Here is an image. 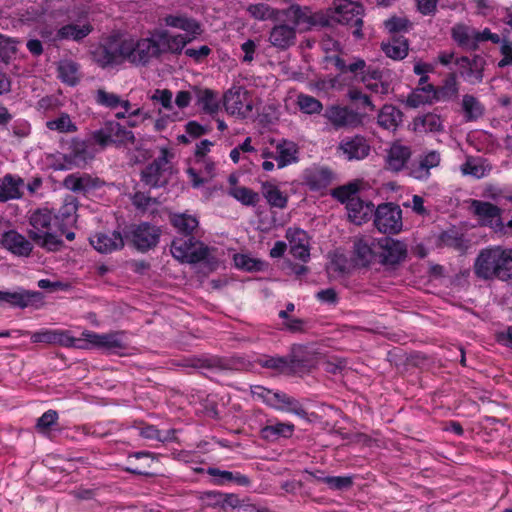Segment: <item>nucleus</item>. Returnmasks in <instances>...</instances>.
<instances>
[{
  "mask_svg": "<svg viewBox=\"0 0 512 512\" xmlns=\"http://www.w3.org/2000/svg\"><path fill=\"white\" fill-rule=\"evenodd\" d=\"M189 41L190 39L182 34L171 35L166 30H159L145 38L123 39L122 53L127 62L146 67L163 54H180Z\"/></svg>",
  "mask_w": 512,
  "mask_h": 512,
  "instance_id": "nucleus-1",
  "label": "nucleus"
},
{
  "mask_svg": "<svg viewBox=\"0 0 512 512\" xmlns=\"http://www.w3.org/2000/svg\"><path fill=\"white\" fill-rule=\"evenodd\" d=\"M474 273L483 280L512 279V248L498 245L482 249L475 259Z\"/></svg>",
  "mask_w": 512,
  "mask_h": 512,
  "instance_id": "nucleus-2",
  "label": "nucleus"
},
{
  "mask_svg": "<svg viewBox=\"0 0 512 512\" xmlns=\"http://www.w3.org/2000/svg\"><path fill=\"white\" fill-rule=\"evenodd\" d=\"M54 216L47 209H38L30 216L29 237L48 251H58L63 241L52 232Z\"/></svg>",
  "mask_w": 512,
  "mask_h": 512,
  "instance_id": "nucleus-3",
  "label": "nucleus"
},
{
  "mask_svg": "<svg viewBox=\"0 0 512 512\" xmlns=\"http://www.w3.org/2000/svg\"><path fill=\"white\" fill-rule=\"evenodd\" d=\"M172 157L167 147L160 148V154L141 172V181L150 188L165 186L172 174L169 158Z\"/></svg>",
  "mask_w": 512,
  "mask_h": 512,
  "instance_id": "nucleus-4",
  "label": "nucleus"
},
{
  "mask_svg": "<svg viewBox=\"0 0 512 512\" xmlns=\"http://www.w3.org/2000/svg\"><path fill=\"white\" fill-rule=\"evenodd\" d=\"M124 332L113 331L109 333H96L90 330H84L81 334V345H88L86 349L98 348L110 354L122 355L127 350L128 345L124 339Z\"/></svg>",
  "mask_w": 512,
  "mask_h": 512,
  "instance_id": "nucleus-5",
  "label": "nucleus"
},
{
  "mask_svg": "<svg viewBox=\"0 0 512 512\" xmlns=\"http://www.w3.org/2000/svg\"><path fill=\"white\" fill-rule=\"evenodd\" d=\"M162 235L159 226L149 222L130 225L125 232V239L139 252L146 253L154 249Z\"/></svg>",
  "mask_w": 512,
  "mask_h": 512,
  "instance_id": "nucleus-6",
  "label": "nucleus"
},
{
  "mask_svg": "<svg viewBox=\"0 0 512 512\" xmlns=\"http://www.w3.org/2000/svg\"><path fill=\"white\" fill-rule=\"evenodd\" d=\"M170 252L182 263L196 264L208 257L209 248L194 236L176 237L171 243Z\"/></svg>",
  "mask_w": 512,
  "mask_h": 512,
  "instance_id": "nucleus-7",
  "label": "nucleus"
},
{
  "mask_svg": "<svg viewBox=\"0 0 512 512\" xmlns=\"http://www.w3.org/2000/svg\"><path fill=\"white\" fill-rule=\"evenodd\" d=\"M374 226L383 234H398L403 227L402 210L394 203H382L374 210Z\"/></svg>",
  "mask_w": 512,
  "mask_h": 512,
  "instance_id": "nucleus-8",
  "label": "nucleus"
},
{
  "mask_svg": "<svg viewBox=\"0 0 512 512\" xmlns=\"http://www.w3.org/2000/svg\"><path fill=\"white\" fill-rule=\"evenodd\" d=\"M21 336L29 335L32 343H44L59 345L63 347L87 348L88 345H81L80 340L71 336L68 330L43 328L36 332L16 331Z\"/></svg>",
  "mask_w": 512,
  "mask_h": 512,
  "instance_id": "nucleus-9",
  "label": "nucleus"
},
{
  "mask_svg": "<svg viewBox=\"0 0 512 512\" xmlns=\"http://www.w3.org/2000/svg\"><path fill=\"white\" fill-rule=\"evenodd\" d=\"M470 208L480 226L490 228L497 235L503 229L502 209L497 205L488 201L471 199Z\"/></svg>",
  "mask_w": 512,
  "mask_h": 512,
  "instance_id": "nucleus-10",
  "label": "nucleus"
},
{
  "mask_svg": "<svg viewBox=\"0 0 512 512\" xmlns=\"http://www.w3.org/2000/svg\"><path fill=\"white\" fill-rule=\"evenodd\" d=\"M363 6L351 0H340L335 7L333 18L340 24L355 27L353 34L360 38L363 25Z\"/></svg>",
  "mask_w": 512,
  "mask_h": 512,
  "instance_id": "nucleus-11",
  "label": "nucleus"
},
{
  "mask_svg": "<svg viewBox=\"0 0 512 512\" xmlns=\"http://www.w3.org/2000/svg\"><path fill=\"white\" fill-rule=\"evenodd\" d=\"M24 309L33 307L39 309L44 305V295L39 291L17 288L15 291L0 290V306Z\"/></svg>",
  "mask_w": 512,
  "mask_h": 512,
  "instance_id": "nucleus-12",
  "label": "nucleus"
},
{
  "mask_svg": "<svg viewBox=\"0 0 512 512\" xmlns=\"http://www.w3.org/2000/svg\"><path fill=\"white\" fill-rule=\"evenodd\" d=\"M223 105L230 115L246 118L253 109L249 92L242 86H233L223 96Z\"/></svg>",
  "mask_w": 512,
  "mask_h": 512,
  "instance_id": "nucleus-13",
  "label": "nucleus"
},
{
  "mask_svg": "<svg viewBox=\"0 0 512 512\" xmlns=\"http://www.w3.org/2000/svg\"><path fill=\"white\" fill-rule=\"evenodd\" d=\"M378 262L384 266L394 267L407 257V245L397 239L382 237L377 239Z\"/></svg>",
  "mask_w": 512,
  "mask_h": 512,
  "instance_id": "nucleus-14",
  "label": "nucleus"
},
{
  "mask_svg": "<svg viewBox=\"0 0 512 512\" xmlns=\"http://www.w3.org/2000/svg\"><path fill=\"white\" fill-rule=\"evenodd\" d=\"M412 148L403 144L401 141H394L386 149L384 156V167L391 173H399L402 171L409 172L411 165Z\"/></svg>",
  "mask_w": 512,
  "mask_h": 512,
  "instance_id": "nucleus-15",
  "label": "nucleus"
},
{
  "mask_svg": "<svg viewBox=\"0 0 512 512\" xmlns=\"http://www.w3.org/2000/svg\"><path fill=\"white\" fill-rule=\"evenodd\" d=\"M460 76L469 84L476 85L483 81L486 60L483 56L475 54L472 57L461 56L456 58Z\"/></svg>",
  "mask_w": 512,
  "mask_h": 512,
  "instance_id": "nucleus-16",
  "label": "nucleus"
},
{
  "mask_svg": "<svg viewBox=\"0 0 512 512\" xmlns=\"http://www.w3.org/2000/svg\"><path fill=\"white\" fill-rule=\"evenodd\" d=\"M92 56L94 61L102 68L119 65L126 61L125 55L122 53V40L97 46L92 52Z\"/></svg>",
  "mask_w": 512,
  "mask_h": 512,
  "instance_id": "nucleus-17",
  "label": "nucleus"
},
{
  "mask_svg": "<svg viewBox=\"0 0 512 512\" xmlns=\"http://www.w3.org/2000/svg\"><path fill=\"white\" fill-rule=\"evenodd\" d=\"M323 116L331 123L335 129L356 127L361 122L358 113L351 110L347 106H328Z\"/></svg>",
  "mask_w": 512,
  "mask_h": 512,
  "instance_id": "nucleus-18",
  "label": "nucleus"
},
{
  "mask_svg": "<svg viewBox=\"0 0 512 512\" xmlns=\"http://www.w3.org/2000/svg\"><path fill=\"white\" fill-rule=\"evenodd\" d=\"M441 155L436 150H431L421 155L417 162H412L409 167L408 176L419 180L427 181L431 176V169L440 165Z\"/></svg>",
  "mask_w": 512,
  "mask_h": 512,
  "instance_id": "nucleus-19",
  "label": "nucleus"
},
{
  "mask_svg": "<svg viewBox=\"0 0 512 512\" xmlns=\"http://www.w3.org/2000/svg\"><path fill=\"white\" fill-rule=\"evenodd\" d=\"M89 242L96 251L102 254L121 250L125 245L124 237L118 231L94 233L89 237Z\"/></svg>",
  "mask_w": 512,
  "mask_h": 512,
  "instance_id": "nucleus-20",
  "label": "nucleus"
},
{
  "mask_svg": "<svg viewBox=\"0 0 512 512\" xmlns=\"http://www.w3.org/2000/svg\"><path fill=\"white\" fill-rule=\"evenodd\" d=\"M355 263L367 267L373 262H378L377 239L359 238L353 245Z\"/></svg>",
  "mask_w": 512,
  "mask_h": 512,
  "instance_id": "nucleus-21",
  "label": "nucleus"
},
{
  "mask_svg": "<svg viewBox=\"0 0 512 512\" xmlns=\"http://www.w3.org/2000/svg\"><path fill=\"white\" fill-rule=\"evenodd\" d=\"M338 149L348 160H362L370 153V145L359 135L344 138Z\"/></svg>",
  "mask_w": 512,
  "mask_h": 512,
  "instance_id": "nucleus-22",
  "label": "nucleus"
},
{
  "mask_svg": "<svg viewBox=\"0 0 512 512\" xmlns=\"http://www.w3.org/2000/svg\"><path fill=\"white\" fill-rule=\"evenodd\" d=\"M286 238L289 241L291 255L306 262L310 257L307 233L300 228H288Z\"/></svg>",
  "mask_w": 512,
  "mask_h": 512,
  "instance_id": "nucleus-23",
  "label": "nucleus"
},
{
  "mask_svg": "<svg viewBox=\"0 0 512 512\" xmlns=\"http://www.w3.org/2000/svg\"><path fill=\"white\" fill-rule=\"evenodd\" d=\"M303 180L311 191H319L331 184L333 173L327 167L315 166L304 171Z\"/></svg>",
  "mask_w": 512,
  "mask_h": 512,
  "instance_id": "nucleus-24",
  "label": "nucleus"
},
{
  "mask_svg": "<svg viewBox=\"0 0 512 512\" xmlns=\"http://www.w3.org/2000/svg\"><path fill=\"white\" fill-rule=\"evenodd\" d=\"M295 426L289 422H280L277 419H269L267 424L260 429V436L268 442H276L281 438H290Z\"/></svg>",
  "mask_w": 512,
  "mask_h": 512,
  "instance_id": "nucleus-25",
  "label": "nucleus"
},
{
  "mask_svg": "<svg viewBox=\"0 0 512 512\" xmlns=\"http://www.w3.org/2000/svg\"><path fill=\"white\" fill-rule=\"evenodd\" d=\"M268 40L277 49H288L295 44L296 30L287 24L275 25L269 33Z\"/></svg>",
  "mask_w": 512,
  "mask_h": 512,
  "instance_id": "nucleus-26",
  "label": "nucleus"
},
{
  "mask_svg": "<svg viewBox=\"0 0 512 512\" xmlns=\"http://www.w3.org/2000/svg\"><path fill=\"white\" fill-rule=\"evenodd\" d=\"M277 167L285 168L299 161V147L290 140L282 139L275 145Z\"/></svg>",
  "mask_w": 512,
  "mask_h": 512,
  "instance_id": "nucleus-27",
  "label": "nucleus"
},
{
  "mask_svg": "<svg viewBox=\"0 0 512 512\" xmlns=\"http://www.w3.org/2000/svg\"><path fill=\"white\" fill-rule=\"evenodd\" d=\"M2 245L17 256L27 257L32 252V244L22 234L10 230L2 236Z\"/></svg>",
  "mask_w": 512,
  "mask_h": 512,
  "instance_id": "nucleus-28",
  "label": "nucleus"
},
{
  "mask_svg": "<svg viewBox=\"0 0 512 512\" xmlns=\"http://www.w3.org/2000/svg\"><path fill=\"white\" fill-rule=\"evenodd\" d=\"M349 220L356 224L366 223L374 213V205L371 202H365L362 199H352L346 206Z\"/></svg>",
  "mask_w": 512,
  "mask_h": 512,
  "instance_id": "nucleus-29",
  "label": "nucleus"
},
{
  "mask_svg": "<svg viewBox=\"0 0 512 512\" xmlns=\"http://www.w3.org/2000/svg\"><path fill=\"white\" fill-rule=\"evenodd\" d=\"M99 184L100 180L98 178H93L91 175L86 173L69 174L63 180L64 187L75 193L87 192L99 187Z\"/></svg>",
  "mask_w": 512,
  "mask_h": 512,
  "instance_id": "nucleus-30",
  "label": "nucleus"
},
{
  "mask_svg": "<svg viewBox=\"0 0 512 512\" xmlns=\"http://www.w3.org/2000/svg\"><path fill=\"white\" fill-rule=\"evenodd\" d=\"M451 38L465 50H476V29L464 23H457L451 28Z\"/></svg>",
  "mask_w": 512,
  "mask_h": 512,
  "instance_id": "nucleus-31",
  "label": "nucleus"
},
{
  "mask_svg": "<svg viewBox=\"0 0 512 512\" xmlns=\"http://www.w3.org/2000/svg\"><path fill=\"white\" fill-rule=\"evenodd\" d=\"M206 473L212 477V483L222 486L230 482H234L239 486L247 487L251 484V480L239 472L221 470L216 467H208Z\"/></svg>",
  "mask_w": 512,
  "mask_h": 512,
  "instance_id": "nucleus-32",
  "label": "nucleus"
},
{
  "mask_svg": "<svg viewBox=\"0 0 512 512\" xmlns=\"http://www.w3.org/2000/svg\"><path fill=\"white\" fill-rule=\"evenodd\" d=\"M93 31L91 24L86 23L82 26L76 24H67L59 28L51 38L53 42L73 40L79 42L87 37Z\"/></svg>",
  "mask_w": 512,
  "mask_h": 512,
  "instance_id": "nucleus-33",
  "label": "nucleus"
},
{
  "mask_svg": "<svg viewBox=\"0 0 512 512\" xmlns=\"http://www.w3.org/2000/svg\"><path fill=\"white\" fill-rule=\"evenodd\" d=\"M281 15L285 16L290 21L295 29L296 27L303 26L309 28L316 23L313 18L312 12L308 7H301L299 5H291L285 10H281Z\"/></svg>",
  "mask_w": 512,
  "mask_h": 512,
  "instance_id": "nucleus-34",
  "label": "nucleus"
},
{
  "mask_svg": "<svg viewBox=\"0 0 512 512\" xmlns=\"http://www.w3.org/2000/svg\"><path fill=\"white\" fill-rule=\"evenodd\" d=\"M286 358L291 372L311 366L312 355L305 345L293 344Z\"/></svg>",
  "mask_w": 512,
  "mask_h": 512,
  "instance_id": "nucleus-35",
  "label": "nucleus"
},
{
  "mask_svg": "<svg viewBox=\"0 0 512 512\" xmlns=\"http://www.w3.org/2000/svg\"><path fill=\"white\" fill-rule=\"evenodd\" d=\"M23 185L24 181L19 176L7 174L0 178V201L20 198Z\"/></svg>",
  "mask_w": 512,
  "mask_h": 512,
  "instance_id": "nucleus-36",
  "label": "nucleus"
},
{
  "mask_svg": "<svg viewBox=\"0 0 512 512\" xmlns=\"http://www.w3.org/2000/svg\"><path fill=\"white\" fill-rule=\"evenodd\" d=\"M327 63L332 64L340 73H351L355 78L359 79L362 76V71L365 70V60L355 57L352 62L347 64L339 55L327 56L325 58Z\"/></svg>",
  "mask_w": 512,
  "mask_h": 512,
  "instance_id": "nucleus-37",
  "label": "nucleus"
},
{
  "mask_svg": "<svg viewBox=\"0 0 512 512\" xmlns=\"http://www.w3.org/2000/svg\"><path fill=\"white\" fill-rule=\"evenodd\" d=\"M385 55L393 60H402L408 55L409 43L403 36H394L391 40L381 43Z\"/></svg>",
  "mask_w": 512,
  "mask_h": 512,
  "instance_id": "nucleus-38",
  "label": "nucleus"
},
{
  "mask_svg": "<svg viewBox=\"0 0 512 512\" xmlns=\"http://www.w3.org/2000/svg\"><path fill=\"white\" fill-rule=\"evenodd\" d=\"M170 222L178 233L185 237L193 236L199 226L198 218L188 213H174L170 216Z\"/></svg>",
  "mask_w": 512,
  "mask_h": 512,
  "instance_id": "nucleus-39",
  "label": "nucleus"
},
{
  "mask_svg": "<svg viewBox=\"0 0 512 512\" xmlns=\"http://www.w3.org/2000/svg\"><path fill=\"white\" fill-rule=\"evenodd\" d=\"M490 170L491 167L486 160L472 156L467 157L466 161L460 166V171L464 176H472L476 179L484 178Z\"/></svg>",
  "mask_w": 512,
  "mask_h": 512,
  "instance_id": "nucleus-40",
  "label": "nucleus"
},
{
  "mask_svg": "<svg viewBox=\"0 0 512 512\" xmlns=\"http://www.w3.org/2000/svg\"><path fill=\"white\" fill-rule=\"evenodd\" d=\"M275 404L273 408L276 410L293 413L302 419H306L308 416L307 411L297 399L283 392H279Z\"/></svg>",
  "mask_w": 512,
  "mask_h": 512,
  "instance_id": "nucleus-41",
  "label": "nucleus"
},
{
  "mask_svg": "<svg viewBox=\"0 0 512 512\" xmlns=\"http://www.w3.org/2000/svg\"><path fill=\"white\" fill-rule=\"evenodd\" d=\"M197 105L209 115L216 114L220 109L218 94L208 88L197 89Z\"/></svg>",
  "mask_w": 512,
  "mask_h": 512,
  "instance_id": "nucleus-42",
  "label": "nucleus"
},
{
  "mask_svg": "<svg viewBox=\"0 0 512 512\" xmlns=\"http://www.w3.org/2000/svg\"><path fill=\"white\" fill-rule=\"evenodd\" d=\"M402 121V112L393 105H384L377 117L379 126L386 130H395Z\"/></svg>",
  "mask_w": 512,
  "mask_h": 512,
  "instance_id": "nucleus-43",
  "label": "nucleus"
},
{
  "mask_svg": "<svg viewBox=\"0 0 512 512\" xmlns=\"http://www.w3.org/2000/svg\"><path fill=\"white\" fill-rule=\"evenodd\" d=\"M250 17L258 21L278 20L281 10L271 7L267 3H251L246 7Z\"/></svg>",
  "mask_w": 512,
  "mask_h": 512,
  "instance_id": "nucleus-44",
  "label": "nucleus"
},
{
  "mask_svg": "<svg viewBox=\"0 0 512 512\" xmlns=\"http://www.w3.org/2000/svg\"><path fill=\"white\" fill-rule=\"evenodd\" d=\"M438 101H453L459 95V83L455 72L449 73L437 88Z\"/></svg>",
  "mask_w": 512,
  "mask_h": 512,
  "instance_id": "nucleus-45",
  "label": "nucleus"
},
{
  "mask_svg": "<svg viewBox=\"0 0 512 512\" xmlns=\"http://www.w3.org/2000/svg\"><path fill=\"white\" fill-rule=\"evenodd\" d=\"M109 134L111 137V145L121 146L133 144L135 136L132 131L127 130L124 126L116 121H108Z\"/></svg>",
  "mask_w": 512,
  "mask_h": 512,
  "instance_id": "nucleus-46",
  "label": "nucleus"
},
{
  "mask_svg": "<svg viewBox=\"0 0 512 512\" xmlns=\"http://www.w3.org/2000/svg\"><path fill=\"white\" fill-rule=\"evenodd\" d=\"M262 194L272 207L283 209L287 206V196L277 186L269 182L262 184Z\"/></svg>",
  "mask_w": 512,
  "mask_h": 512,
  "instance_id": "nucleus-47",
  "label": "nucleus"
},
{
  "mask_svg": "<svg viewBox=\"0 0 512 512\" xmlns=\"http://www.w3.org/2000/svg\"><path fill=\"white\" fill-rule=\"evenodd\" d=\"M462 110L466 121H475L484 114V106L480 101L470 94H465L462 98Z\"/></svg>",
  "mask_w": 512,
  "mask_h": 512,
  "instance_id": "nucleus-48",
  "label": "nucleus"
},
{
  "mask_svg": "<svg viewBox=\"0 0 512 512\" xmlns=\"http://www.w3.org/2000/svg\"><path fill=\"white\" fill-rule=\"evenodd\" d=\"M46 127L61 134L75 133L78 128L68 113L62 112L57 118L46 122Z\"/></svg>",
  "mask_w": 512,
  "mask_h": 512,
  "instance_id": "nucleus-49",
  "label": "nucleus"
},
{
  "mask_svg": "<svg viewBox=\"0 0 512 512\" xmlns=\"http://www.w3.org/2000/svg\"><path fill=\"white\" fill-rule=\"evenodd\" d=\"M358 192L359 182H351L333 189L331 195L341 203H345L346 206H348L350 200L359 198Z\"/></svg>",
  "mask_w": 512,
  "mask_h": 512,
  "instance_id": "nucleus-50",
  "label": "nucleus"
},
{
  "mask_svg": "<svg viewBox=\"0 0 512 512\" xmlns=\"http://www.w3.org/2000/svg\"><path fill=\"white\" fill-rule=\"evenodd\" d=\"M296 104L301 112L305 114H320L323 110V104L313 96L300 93L297 96Z\"/></svg>",
  "mask_w": 512,
  "mask_h": 512,
  "instance_id": "nucleus-51",
  "label": "nucleus"
},
{
  "mask_svg": "<svg viewBox=\"0 0 512 512\" xmlns=\"http://www.w3.org/2000/svg\"><path fill=\"white\" fill-rule=\"evenodd\" d=\"M60 79L69 84L75 85L78 81V65L73 61H62L58 67Z\"/></svg>",
  "mask_w": 512,
  "mask_h": 512,
  "instance_id": "nucleus-52",
  "label": "nucleus"
},
{
  "mask_svg": "<svg viewBox=\"0 0 512 512\" xmlns=\"http://www.w3.org/2000/svg\"><path fill=\"white\" fill-rule=\"evenodd\" d=\"M229 194L246 206H254L259 201L258 193L247 187L232 188Z\"/></svg>",
  "mask_w": 512,
  "mask_h": 512,
  "instance_id": "nucleus-53",
  "label": "nucleus"
},
{
  "mask_svg": "<svg viewBox=\"0 0 512 512\" xmlns=\"http://www.w3.org/2000/svg\"><path fill=\"white\" fill-rule=\"evenodd\" d=\"M259 365L282 373L291 372L286 356H265L259 359Z\"/></svg>",
  "mask_w": 512,
  "mask_h": 512,
  "instance_id": "nucleus-54",
  "label": "nucleus"
},
{
  "mask_svg": "<svg viewBox=\"0 0 512 512\" xmlns=\"http://www.w3.org/2000/svg\"><path fill=\"white\" fill-rule=\"evenodd\" d=\"M165 23L168 26L179 28L188 32L195 33L199 30V25L195 20L182 16L169 15L165 18Z\"/></svg>",
  "mask_w": 512,
  "mask_h": 512,
  "instance_id": "nucleus-55",
  "label": "nucleus"
},
{
  "mask_svg": "<svg viewBox=\"0 0 512 512\" xmlns=\"http://www.w3.org/2000/svg\"><path fill=\"white\" fill-rule=\"evenodd\" d=\"M77 201L73 197L66 198L60 207L58 217L65 224H72L76 221Z\"/></svg>",
  "mask_w": 512,
  "mask_h": 512,
  "instance_id": "nucleus-56",
  "label": "nucleus"
},
{
  "mask_svg": "<svg viewBox=\"0 0 512 512\" xmlns=\"http://www.w3.org/2000/svg\"><path fill=\"white\" fill-rule=\"evenodd\" d=\"M57 420L58 413L55 410H48L37 419L35 429L37 432L46 435L50 432L52 426L57 423Z\"/></svg>",
  "mask_w": 512,
  "mask_h": 512,
  "instance_id": "nucleus-57",
  "label": "nucleus"
},
{
  "mask_svg": "<svg viewBox=\"0 0 512 512\" xmlns=\"http://www.w3.org/2000/svg\"><path fill=\"white\" fill-rule=\"evenodd\" d=\"M95 100L97 104L109 109H115L121 103V98L119 95L112 92H107L105 89L102 88L96 91Z\"/></svg>",
  "mask_w": 512,
  "mask_h": 512,
  "instance_id": "nucleus-58",
  "label": "nucleus"
},
{
  "mask_svg": "<svg viewBox=\"0 0 512 512\" xmlns=\"http://www.w3.org/2000/svg\"><path fill=\"white\" fill-rule=\"evenodd\" d=\"M137 429L139 431V435L142 436L143 438L149 440H157L159 442H165L172 439V437L169 436V434H174V431H168L167 434L164 435L162 431H160L153 425L139 426L137 427Z\"/></svg>",
  "mask_w": 512,
  "mask_h": 512,
  "instance_id": "nucleus-59",
  "label": "nucleus"
},
{
  "mask_svg": "<svg viewBox=\"0 0 512 512\" xmlns=\"http://www.w3.org/2000/svg\"><path fill=\"white\" fill-rule=\"evenodd\" d=\"M384 26L389 33L407 32L412 23L406 17L392 16L384 22Z\"/></svg>",
  "mask_w": 512,
  "mask_h": 512,
  "instance_id": "nucleus-60",
  "label": "nucleus"
},
{
  "mask_svg": "<svg viewBox=\"0 0 512 512\" xmlns=\"http://www.w3.org/2000/svg\"><path fill=\"white\" fill-rule=\"evenodd\" d=\"M236 267L246 271H259L262 269L263 263L259 260L249 257L245 254H237L234 256Z\"/></svg>",
  "mask_w": 512,
  "mask_h": 512,
  "instance_id": "nucleus-61",
  "label": "nucleus"
},
{
  "mask_svg": "<svg viewBox=\"0 0 512 512\" xmlns=\"http://www.w3.org/2000/svg\"><path fill=\"white\" fill-rule=\"evenodd\" d=\"M64 159L70 165L79 166L81 163H84L87 159V152L84 143H76L69 154L64 156Z\"/></svg>",
  "mask_w": 512,
  "mask_h": 512,
  "instance_id": "nucleus-62",
  "label": "nucleus"
},
{
  "mask_svg": "<svg viewBox=\"0 0 512 512\" xmlns=\"http://www.w3.org/2000/svg\"><path fill=\"white\" fill-rule=\"evenodd\" d=\"M324 483L332 490H344L353 485L352 476H327Z\"/></svg>",
  "mask_w": 512,
  "mask_h": 512,
  "instance_id": "nucleus-63",
  "label": "nucleus"
},
{
  "mask_svg": "<svg viewBox=\"0 0 512 512\" xmlns=\"http://www.w3.org/2000/svg\"><path fill=\"white\" fill-rule=\"evenodd\" d=\"M109 132V124L108 121L103 124L102 127L95 130L91 134L92 141L99 145L101 148H105L111 145V137Z\"/></svg>",
  "mask_w": 512,
  "mask_h": 512,
  "instance_id": "nucleus-64",
  "label": "nucleus"
}]
</instances>
